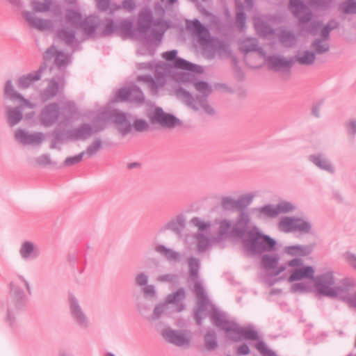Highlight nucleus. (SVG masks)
Wrapping results in <instances>:
<instances>
[{"label": "nucleus", "instance_id": "nucleus-1", "mask_svg": "<svg viewBox=\"0 0 356 356\" xmlns=\"http://www.w3.org/2000/svg\"><path fill=\"white\" fill-rule=\"evenodd\" d=\"M60 25L56 29V37L68 46H73L76 42V30L79 28L86 38L99 37V17L95 14L89 15L84 18L79 9L67 8Z\"/></svg>", "mask_w": 356, "mask_h": 356}, {"label": "nucleus", "instance_id": "nucleus-2", "mask_svg": "<svg viewBox=\"0 0 356 356\" xmlns=\"http://www.w3.org/2000/svg\"><path fill=\"white\" fill-rule=\"evenodd\" d=\"M211 321L215 326L225 332L227 337L234 341L243 339L258 340L257 332L252 327H242L234 321L230 320L227 314L216 308L210 314Z\"/></svg>", "mask_w": 356, "mask_h": 356}, {"label": "nucleus", "instance_id": "nucleus-3", "mask_svg": "<svg viewBox=\"0 0 356 356\" xmlns=\"http://www.w3.org/2000/svg\"><path fill=\"white\" fill-rule=\"evenodd\" d=\"M154 17L152 10L149 8L143 9L138 14V30L140 33L145 34L149 30L156 40L161 41L165 31L170 27L169 23L164 19L165 10L161 6L155 7Z\"/></svg>", "mask_w": 356, "mask_h": 356}, {"label": "nucleus", "instance_id": "nucleus-4", "mask_svg": "<svg viewBox=\"0 0 356 356\" xmlns=\"http://www.w3.org/2000/svg\"><path fill=\"white\" fill-rule=\"evenodd\" d=\"M55 0H31L30 6L33 11L23 10L21 15L28 26L40 32L53 31L54 22L52 19L42 18L35 13H46L51 10Z\"/></svg>", "mask_w": 356, "mask_h": 356}, {"label": "nucleus", "instance_id": "nucleus-5", "mask_svg": "<svg viewBox=\"0 0 356 356\" xmlns=\"http://www.w3.org/2000/svg\"><path fill=\"white\" fill-rule=\"evenodd\" d=\"M350 277H345L337 282L334 272L327 270L314 277L313 280L315 291L318 296L339 300L344 293L345 282Z\"/></svg>", "mask_w": 356, "mask_h": 356}, {"label": "nucleus", "instance_id": "nucleus-6", "mask_svg": "<svg viewBox=\"0 0 356 356\" xmlns=\"http://www.w3.org/2000/svg\"><path fill=\"white\" fill-rule=\"evenodd\" d=\"M3 94L5 100L19 102V105L15 107L4 105L7 122L11 127L17 125L22 120V112L25 108H34L35 107V104L24 98L22 94L15 90L10 80L6 82Z\"/></svg>", "mask_w": 356, "mask_h": 356}, {"label": "nucleus", "instance_id": "nucleus-7", "mask_svg": "<svg viewBox=\"0 0 356 356\" xmlns=\"http://www.w3.org/2000/svg\"><path fill=\"white\" fill-rule=\"evenodd\" d=\"M194 87L202 95L194 97L189 92L186 91L179 85L175 88L174 93L179 99L184 102L192 109L197 111L200 108H202L207 114L213 115L215 113L214 110L207 102V97L211 92L209 85L205 81H199L194 83Z\"/></svg>", "mask_w": 356, "mask_h": 356}, {"label": "nucleus", "instance_id": "nucleus-8", "mask_svg": "<svg viewBox=\"0 0 356 356\" xmlns=\"http://www.w3.org/2000/svg\"><path fill=\"white\" fill-rule=\"evenodd\" d=\"M276 241L270 236L263 234L254 226L243 238V246L248 254L260 255L264 252L275 250Z\"/></svg>", "mask_w": 356, "mask_h": 356}, {"label": "nucleus", "instance_id": "nucleus-9", "mask_svg": "<svg viewBox=\"0 0 356 356\" xmlns=\"http://www.w3.org/2000/svg\"><path fill=\"white\" fill-rule=\"evenodd\" d=\"M188 264L190 278L194 284L195 293L197 298V309L195 312L194 317L196 323L200 325L202 323V314L207 309L209 301L198 277V272L200 267V260L195 257H190L188 259Z\"/></svg>", "mask_w": 356, "mask_h": 356}, {"label": "nucleus", "instance_id": "nucleus-10", "mask_svg": "<svg viewBox=\"0 0 356 356\" xmlns=\"http://www.w3.org/2000/svg\"><path fill=\"white\" fill-rule=\"evenodd\" d=\"M67 109L70 115L76 112L75 104L69 102L65 106L61 109L57 103H51L45 105L40 111L38 115V120L40 125L44 127H51L56 124H60L62 122H68L72 116H65L64 111Z\"/></svg>", "mask_w": 356, "mask_h": 356}, {"label": "nucleus", "instance_id": "nucleus-11", "mask_svg": "<svg viewBox=\"0 0 356 356\" xmlns=\"http://www.w3.org/2000/svg\"><path fill=\"white\" fill-rule=\"evenodd\" d=\"M154 76L151 75H140L138 76V81L144 82L147 84L150 93L153 95L158 94L167 83V76L170 72V66L163 62L154 63Z\"/></svg>", "mask_w": 356, "mask_h": 356}, {"label": "nucleus", "instance_id": "nucleus-12", "mask_svg": "<svg viewBox=\"0 0 356 356\" xmlns=\"http://www.w3.org/2000/svg\"><path fill=\"white\" fill-rule=\"evenodd\" d=\"M293 268L291 270V275L288 278L289 282L300 281L302 280H311L313 281L315 277V270L313 266H305L304 261L300 258H293L285 264L280 266L275 271V275H278L284 272L286 267Z\"/></svg>", "mask_w": 356, "mask_h": 356}, {"label": "nucleus", "instance_id": "nucleus-13", "mask_svg": "<svg viewBox=\"0 0 356 356\" xmlns=\"http://www.w3.org/2000/svg\"><path fill=\"white\" fill-rule=\"evenodd\" d=\"M109 121H112L117 125L118 130L124 136L131 131V124L127 120L124 113L118 110H110L104 108L97 115V122H100L101 124H106Z\"/></svg>", "mask_w": 356, "mask_h": 356}, {"label": "nucleus", "instance_id": "nucleus-14", "mask_svg": "<svg viewBox=\"0 0 356 356\" xmlns=\"http://www.w3.org/2000/svg\"><path fill=\"white\" fill-rule=\"evenodd\" d=\"M277 229L283 233L299 232L302 234H309L312 233L311 222L300 217L284 216L282 217L278 223Z\"/></svg>", "mask_w": 356, "mask_h": 356}, {"label": "nucleus", "instance_id": "nucleus-15", "mask_svg": "<svg viewBox=\"0 0 356 356\" xmlns=\"http://www.w3.org/2000/svg\"><path fill=\"white\" fill-rule=\"evenodd\" d=\"M186 297L185 291L183 289H179L176 292L170 293L165 298V302L157 305L153 310L152 314L149 317V321H155L161 318L162 314L169 309V305L175 304V311L180 312L185 308V305L181 302Z\"/></svg>", "mask_w": 356, "mask_h": 356}, {"label": "nucleus", "instance_id": "nucleus-16", "mask_svg": "<svg viewBox=\"0 0 356 356\" xmlns=\"http://www.w3.org/2000/svg\"><path fill=\"white\" fill-rule=\"evenodd\" d=\"M105 129L104 124H101L100 122H97V118L92 124L83 123L76 127L68 130L65 135L66 138L71 140H86L92 136L97 134Z\"/></svg>", "mask_w": 356, "mask_h": 356}, {"label": "nucleus", "instance_id": "nucleus-17", "mask_svg": "<svg viewBox=\"0 0 356 356\" xmlns=\"http://www.w3.org/2000/svg\"><path fill=\"white\" fill-rule=\"evenodd\" d=\"M70 317L73 323L81 330H86L91 326V321L78 299L72 294L68 298Z\"/></svg>", "mask_w": 356, "mask_h": 356}, {"label": "nucleus", "instance_id": "nucleus-18", "mask_svg": "<svg viewBox=\"0 0 356 356\" xmlns=\"http://www.w3.org/2000/svg\"><path fill=\"white\" fill-rule=\"evenodd\" d=\"M26 297L19 289L13 291L12 300L8 303L5 321L10 327H14L17 323V316L24 306Z\"/></svg>", "mask_w": 356, "mask_h": 356}, {"label": "nucleus", "instance_id": "nucleus-19", "mask_svg": "<svg viewBox=\"0 0 356 356\" xmlns=\"http://www.w3.org/2000/svg\"><path fill=\"white\" fill-rule=\"evenodd\" d=\"M115 99L116 102L129 101L136 105H142L145 103V97L141 89L133 85L119 89L115 93Z\"/></svg>", "mask_w": 356, "mask_h": 356}, {"label": "nucleus", "instance_id": "nucleus-20", "mask_svg": "<svg viewBox=\"0 0 356 356\" xmlns=\"http://www.w3.org/2000/svg\"><path fill=\"white\" fill-rule=\"evenodd\" d=\"M177 51L175 49L163 52L162 58L168 62H172V67L178 69L187 70L191 72L201 73L203 69L201 66L193 64L181 58L177 57Z\"/></svg>", "mask_w": 356, "mask_h": 356}, {"label": "nucleus", "instance_id": "nucleus-21", "mask_svg": "<svg viewBox=\"0 0 356 356\" xmlns=\"http://www.w3.org/2000/svg\"><path fill=\"white\" fill-rule=\"evenodd\" d=\"M152 122L159 124L163 128L173 129L181 126V122L175 115L165 113L161 107H156L152 116Z\"/></svg>", "mask_w": 356, "mask_h": 356}, {"label": "nucleus", "instance_id": "nucleus-22", "mask_svg": "<svg viewBox=\"0 0 356 356\" xmlns=\"http://www.w3.org/2000/svg\"><path fill=\"white\" fill-rule=\"evenodd\" d=\"M20 259L24 261H32L38 259L41 255L39 245L33 241H22L18 250Z\"/></svg>", "mask_w": 356, "mask_h": 356}, {"label": "nucleus", "instance_id": "nucleus-23", "mask_svg": "<svg viewBox=\"0 0 356 356\" xmlns=\"http://www.w3.org/2000/svg\"><path fill=\"white\" fill-rule=\"evenodd\" d=\"M15 139L24 145H40L45 139L42 132H29L23 129H17L15 133Z\"/></svg>", "mask_w": 356, "mask_h": 356}, {"label": "nucleus", "instance_id": "nucleus-24", "mask_svg": "<svg viewBox=\"0 0 356 356\" xmlns=\"http://www.w3.org/2000/svg\"><path fill=\"white\" fill-rule=\"evenodd\" d=\"M161 335L166 341L179 347L188 346L191 340L190 336L186 331L176 330L170 327L165 328Z\"/></svg>", "mask_w": 356, "mask_h": 356}, {"label": "nucleus", "instance_id": "nucleus-25", "mask_svg": "<svg viewBox=\"0 0 356 356\" xmlns=\"http://www.w3.org/2000/svg\"><path fill=\"white\" fill-rule=\"evenodd\" d=\"M149 276L145 272L138 273L135 278L136 286L141 288V293L145 299L153 300L156 296V291L154 285L148 284Z\"/></svg>", "mask_w": 356, "mask_h": 356}, {"label": "nucleus", "instance_id": "nucleus-26", "mask_svg": "<svg viewBox=\"0 0 356 356\" xmlns=\"http://www.w3.org/2000/svg\"><path fill=\"white\" fill-rule=\"evenodd\" d=\"M289 10L300 23L309 22L312 17L311 10L301 0H289Z\"/></svg>", "mask_w": 356, "mask_h": 356}, {"label": "nucleus", "instance_id": "nucleus-27", "mask_svg": "<svg viewBox=\"0 0 356 356\" xmlns=\"http://www.w3.org/2000/svg\"><path fill=\"white\" fill-rule=\"evenodd\" d=\"M308 160L318 168L330 174L335 172V168L327 156L321 152L314 153L309 156Z\"/></svg>", "mask_w": 356, "mask_h": 356}, {"label": "nucleus", "instance_id": "nucleus-28", "mask_svg": "<svg viewBox=\"0 0 356 356\" xmlns=\"http://www.w3.org/2000/svg\"><path fill=\"white\" fill-rule=\"evenodd\" d=\"M250 216L247 212L242 211L240 215L233 225L232 227V236L234 237L244 238L247 235L248 227L250 223Z\"/></svg>", "mask_w": 356, "mask_h": 356}, {"label": "nucleus", "instance_id": "nucleus-29", "mask_svg": "<svg viewBox=\"0 0 356 356\" xmlns=\"http://www.w3.org/2000/svg\"><path fill=\"white\" fill-rule=\"evenodd\" d=\"M64 85L65 81L63 77L53 78L49 82L47 87L41 92V99L46 102L52 99L63 88Z\"/></svg>", "mask_w": 356, "mask_h": 356}, {"label": "nucleus", "instance_id": "nucleus-30", "mask_svg": "<svg viewBox=\"0 0 356 356\" xmlns=\"http://www.w3.org/2000/svg\"><path fill=\"white\" fill-rule=\"evenodd\" d=\"M47 69V65L43 63L39 69L33 72L19 76L17 80V85L19 89L29 88L35 81L41 79L42 73Z\"/></svg>", "mask_w": 356, "mask_h": 356}, {"label": "nucleus", "instance_id": "nucleus-31", "mask_svg": "<svg viewBox=\"0 0 356 356\" xmlns=\"http://www.w3.org/2000/svg\"><path fill=\"white\" fill-rule=\"evenodd\" d=\"M186 27L188 31L198 37L200 43H206L209 41V32L198 19L187 20Z\"/></svg>", "mask_w": 356, "mask_h": 356}, {"label": "nucleus", "instance_id": "nucleus-32", "mask_svg": "<svg viewBox=\"0 0 356 356\" xmlns=\"http://www.w3.org/2000/svg\"><path fill=\"white\" fill-rule=\"evenodd\" d=\"M345 284L344 293L341 295L339 300L346 303L349 308L356 310V290L351 293L356 288V280L349 278Z\"/></svg>", "mask_w": 356, "mask_h": 356}, {"label": "nucleus", "instance_id": "nucleus-33", "mask_svg": "<svg viewBox=\"0 0 356 356\" xmlns=\"http://www.w3.org/2000/svg\"><path fill=\"white\" fill-rule=\"evenodd\" d=\"M264 58L269 67L275 71H278L282 68L289 70L294 63L293 58H286L280 55L266 56Z\"/></svg>", "mask_w": 356, "mask_h": 356}, {"label": "nucleus", "instance_id": "nucleus-34", "mask_svg": "<svg viewBox=\"0 0 356 356\" xmlns=\"http://www.w3.org/2000/svg\"><path fill=\"white\" fill-rule=\"evenodd\" d=\"M54 55H56L55 63L60 68L66 67L71 61L70 55L65 54L63 51H58L54 46L46 50L43 58L45 60H48L51 59Z\"/></svg>", "mask_w": 356, "mask_h": 356}, {"label": "nucleus", "instance_id": "nucleus-35", "mask_svg": "<svg viewBox=\"0 0 356 356\" xmlns=\"http://www.w3.org/2000/svg\"><path fill=\"white\" fill-rule=\"evenodd\" d=\"M314 248V244L293 245L285 246L284 252L291 257H305L313 252Z\"/></svg>", "mask_w": 356, "mask_h": 356}, {"label": "nucleus", "instance_id": "nucleus-36", "mask_svg": "<svg viewBox=\"0 0 356 356\" xmlns=\"http://www.w3.org/2000/svg\"><path fill=\"white\" fill-rule=\"evenodd\" d=\"M252 213L260 220L274 218L277 216L275 205L268 204L260 207L253 208Z\"/></svg>", "mask_w": 356, "mask_h": 356}, {"label": "nucleus", "instance_id": "nucleus-37", "mask_svg": "<svg viewBox=\"0 0 356 356\" xmlns=\"http://www.w3.org/2000/svg\"><path fill=\"white\" fill-rule=\"evenodd\" d=\"M97 10L101 13L113 15L121 9L120 4L113 0H95Z\"/></svg>", "mask_w": 356, "mask_h": 356}, {"label": "nucleus", "instance_id": "nucleus-38", "mask_svg": "<svg viewBox=\"0 0 356 356\" xmlns=\"http://www.w3.org/2000/svg\"><path fill=\"white\" fill-rule=\"evenodd\" d=\"M241 51L244 53L257 51L262 57L266 56L264 50L259 47V41L256 38H248L244 40L240 47Z\"/></svg>", "mask_w": 356, "mask_h": 356}, {"label": "nucleus", "instance_id": "nucleus-39", "mask_svg": "<svg viewBox=\"0 0 356 356\" xmlns=\"http://www.w3.org/2000/svg\"><path fill=\"white\" fill-rule=\"evenodd\" d=\"M330 38H325L321 36V38H316L311 44V48L313 49V52L316 54L322 55L329 51Z\"/></svg>", "mask_w": 356, "mask_h": 356}, {"label": "nucleus", "instance_id": "nucleus-40", "mask_svg": "<svg viewBox=\"0 0 356 356\" xmlns=\"http://www.w3.org/2000/svg\"><path fill=\"white\" fill-rule=\"evenodd\" d=\"M278 38L280 42L285 47H294L297 42L296 35L290 31L286 29H281L279 34Z\"/></svg>", "mask_w": 356, "mask_h": 356}, {"label": "nucleus", "instance_id": "nucleus-41", "mask_svg": "<svg viewBox=\"0 0 356 356\" xmlns=\"http://www.w3.org/2000/svg\"><path fill=\"white\" fill-rule=\"evenodd\" d=\"M254 28L257 33L265 38L273 35L275 33L274 29L261 18H254Z\"/></svg>", "mask_w": 356, "mask_h": 356}, {"label": "nucleus", "instance_id": "nucleus-42", "mask_svg": "<svg viewBox=\"0 0 356 356\" xmlns=\"http://www.w3.org/2000/svg\"><path fill=\"white\" fill-rule=\"evenodd\" d=\"M154 250L170 261H179L180 260L181 256L178 252L168 248L163 245H156L154 248Z\"/></svg>", "mask_w": 356, "mask_h": 356}, {"label": "nucleus", "instance_id": "nucleus-43", "mask_svg": "<svg viewBox=\"0 0 356 356\" xmlns=\"http://www.w3.org/2000/svg\"><path fill=\"white\" fill-rule=\"evenodd\" d=\"M186 219L184 216H177L170 220L165 225V229L172 230L178 235H180L185 227Z\"/></svg>", "mask_w": 356, "mask_h": 356}, {"label": "nucleus", "instance_id": "nucleus-44", "mask_svg": "<svg viewBox=\"0 0 356 356\" xmlns=\"http://www.w3.org/2000/svg\"><path fill=\"white\" fill-rule=\"evenodd\" d=\"M117 31H120L125 38H133L134 31L132 20L129 19H120L118 20Z\"/></svg>", "mask_w": 356, "mask_h": 356}, {"label": "nucleus", "instance_id": "nucleus-45", "mask_svg": "<svg viewBox=\"0 0 356 356\" xmlns=\"http://www.w3.org/2000/svg\"><path fill=\"white\" fill-rule=\"evenodd\" d=\"M316 60L315 53L309 50L298 52L295 57V62L302 65H312Z\"/></svg>", "mask_w": 356, "mask_h": 356}, {"label": "nucleus", "instance_id": "nucleus-46", "mask_svg": "<svg viewBox=\"0 0 356 356\" xmlns=\"http://www.w3.org/2000/svg\"><path fill=\"white\" fill-rule=\"evenodd\" d=\"M219 225L218 234L221 238H227L232 236L233 225L231 220L227 219L220 220L218 222Z\"/></svg>", "mask_w": 356, "mask_h": 356}, {"label": "nucleus", "instance_id": "nucleus-47", "mask_svg": "<svg viewBox=\"0 0 356 356\" xmlns=\"http://www.w3.org/2000/svg\"><path fill=\"white\" fill-rule=\"evenodd\" d=\"M279 260L280 257L277 254H265L261 257V264L267 270L275 269Z\"/></svg>", "mask_w": 356, "mask_h": 356}, {"label": "nucleus", "instance_id": "nucleus-48", "mask_svg": "<svg viewBox=\"0 0 356 356\" xmlns=\"http://www.w3.org/2000/svg\"><path fill=\"white\" fill-rule=\"evenodd\" d=\"M118 21L115 22L111 18H106L104 28L99 30V37L108 36L117 31Z\"/></svg>", "mask_w": 356, "mask_h": 356}, {"label": "nucleus", "instance_id": "nucleus-49", "mask_svg": "<svg viewBox=\"0 0 356 356\" xmlns=\"http://www.w3.org/2000/svg\"><path fill=\"white\" fill-rule=\"evenodd\" d=\"M236 10V21L241 31H243L245 27V15L243 12V5L241 0L235 1Z\"/></svg>", "mask_w": 356, "mask_h": 356}, {"label": "nucleus", "instance_id": "nucleus-50", "mask_svg": "<svg viewBox=\"0 0 356 356\" xmlns=\"http://www.w3.org/2000/svg\"><path fill=\"white\" fill-rule=\"evenodd\" d=\"M195 238L197 240V248L199 252H203L209 248L211 241L204 233H197Z\"/></svg>", "mask_w": 356, "mask_h": 356}, {"label": "nucleus", "instance_id": "nucleus-51", "mask_svg": "<svg viewBox=\"0 0 356 356\" xmlns=\"http://www.w3.org/2000/svg\"><path fill=\"white\" fill-rule=\"evenodd\" d=\"M189 224L191 226L197 228V233H204V231L209 230L211 227L210 222L204 221L198 217L193 218L190 220Z\"/></svg>", "mask_w": 356, "mask_h": 356}, {"label": "nucleus", "instance_id": "nucleus-52", "mask_svg": "<svg viewBox=\"0 0 356 356\" xmlns=\"http://www.w3.org/2000/svg\"><path fill=\"white\" fill-rule=\"evenodd\" d=\"M204 344L208 350H213L218 347L217 337L213 330H209L205 334Z\"/></svg>", "mask_w": 356, "mask_h": 356}, {"label": "nucleus", "instance_id": "nucleus-53", "mask_svg": "<svg viewBox=\"0 0 356 356\" xmlns=\"http://www.w3.org/2000/svg\"><path fill=\"white\" fill-rule=\"evenodd\" d=\"M255 196V193H249L241 195L236 199L238 209H243L249 206L252 202Z\"/></svg>", "mask_w": 356, "mask_h": 356}, {"label": "nucleus", "instance_id": "nucleus-54", "mask_svg": "<svg viewBox=\"0 0 356 356\" xmlns=\"http://www.w3.org/2000/svg\"><path fill=\"white\" fill-rule=\"evenodd\" d=\"M277 216L280 214H284L292 212L296 210V206L288 201H281L275 205Z\"/></svg>", "mask_w": 356, "mask_h": 356}, {"label": "nucleus", "instance_id": "nucleus-55", "mask_svg": "<svg viewBox=\"0 0 356 356\" xmlns=\"http://www.w3.org/2000/svg\"><path fill=\"white\" fill-rule=\"evenodd\" d=\"M339 9L345 14L356 13V0H345L341 3Z\"/></svg>", "mask_w": 356, "mask_h": 356}, {"label": "nucleus", "instance_id": "nucleus-56", "mask_svg": "<svg viewBox=\"0 0 356 356\" xmlns=\"http://www.w3.org/2000/svg\"><path fill=\"white\" fill-rule=\"evenodd\" d=\"M102 147V140L100 138H95L92 143L87 147L85 154L88 157H91L95 155Z\"/></svg>", "mask_w": 356, "mask_h": 356}, {"label": "nucleus", "instance_id": "nucleus-57", "mask_svg": "<svg viewBox=\"0 0 356 356\" xmlns=\"http://www.w3.org/2000/svg\"><path fill=\"white\" fill-rule=\"evenodd\" d=\"M339 23L334 20H330L327 24H325L321 30L320 35L325 38H330V32L337 29Z\"/></svg>", "mask_w": 356, "mask_h": 356}, {"label": "nucleus", "instance_id": "nucleus-58", "mask_svg": "<svg viewBox=\"0 0 356 356\" xmlns=\"http://www.w3.org/2000/svg\"><path fill=\"white\" fill-rule=\"evenodd\" d=\"M222 207L226 210L238 209L236 199L231 197H224L221 200Z\"/></svg>", "mask_w": 356, "mask_h": 356}, {"label": "nucleus", "instance_id": "nucleus-59", "mask_svg": "<svg viewBox=\"0 0 356 356\" xmlns=\"http://www.w3.org/2000/svg\"><path fill=\"white\" fill-rule=\"evenodd\" d=\"M343 258L346 263L356 271V254L348 251L343 254Z\"/></svg>", "mask_w": 356, "mask_h": 356}, {"label": "nucleus", "instance_id": "nucleus-60", "mask_svg": "<svg viewBox=\"0 0 356 356\" xmlns=\"http://www.w3.org/2000/svg\"><path fill=\"white\" fill-rule=\"evenodd\" d=\"M255 348L263 356H275V353L273 350L268 349L263 341L256 343Z\"/></svg>", "mask_w": 356, "mask_h": 356}, {"label": "nucleus", "instance_id": "nucleus-61", "mask_svg": "<svg viewBox=\"0 0 356 356\" xmlns=\"http://www.w3.org/2000/svg\"><path fill=\"white\" fill-rule=\"evenodd\" d=\"M35 161L39 166H47L52 164L51 156L49 154H42L35 159Z\"/></svg>", "mask_w": 356, "mask_h": 356}, {"label": "nucleus", "instance_id": "nucleus-62", "mask_svg": "<svg viewBox=\"0 0 356 356\" xmlns=\"http://www.w3.org/2000/svg\"><path fill=\"white\" fill-rule=\"evenodd\" d=\"M133 126L134 129L138 132H143L147 131L149 127L147 122L142 119L136 120L134 122Z\"/></svg>", "mask_w": 356, "mask_h": 356}, {"label": "nucleus", "instance_id": "nucleus-63", "mask_svg": "<svg viewBox=\"0 0 356 356\" xmlns=\"http://www.w3.org/2000/svg\"><path fill=\"white\" fill-rule=\"evenodd\" d=\"M84 154H85V152H81V153H79L77 155L67 157L65 160L64 163L67 166L73 165L80 162L82 160Z\"/></svg>", "mask_w": 356, "mask_h": 356}, {"label": "nucleus", "instance_id": "nucleus-64", "mask_svg": "<svg viewBox=\"0 0 356 356\" xmlns=\"http://www.w3.org/2000/svg\"><path fill=\"white\" fill-rule=\"evenodd\" d=\"M346 129L348 134L351 137H355L356 135V120L355 119H350L346 123Z\"/></svg>", "mask_w": 356, "mask_h": 356}]
</instances>
